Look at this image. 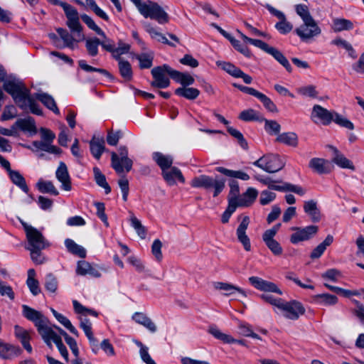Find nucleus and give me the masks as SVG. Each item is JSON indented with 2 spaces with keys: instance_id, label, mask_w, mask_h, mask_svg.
I'll list each match as a JSON object with an SVG mask.
<instances>
[{
  "instance_id": "nucleus-1",
  "label": "nucleus",
  "mask_w": 364,
  "mask_h": 364,
  "mask_svg": "<svg viewBox=\"0 0 364 364\" xmlns=\"http://www.w3.org/2000/svg\"><path fill=\"white\" fill-rule=\"evenodd\" d=\"M4 89L11 95L19 108L23 111H30L34 114L42 115L41 109L31 96L29 90L23 82L16 79L6 80Z\"/></svg>"
},
{
  "instance_id": "nucleus-2",
  "label": "nucleus",
  "mask_w": 364,
  "mask_h": 364,
  "mask_svg": "<svg viewBox=\"0 0 364 364\" xmlns=\"http://www.w3.org/2000/svg\"><path fill=\"white\" fill-rule=\"evenodd\" d=\"M193 188H203L206 190L213 188V197H217L225 188V180L223 178H213L207 175H200L195 177L191 182Z\"/></svg>"
},
{
  "instance_id": "nucleus-3",
  "label": "nucleus",
  "mask_w": 364,
  "mask_h": 364,
  "mask_svg": "<svg viewBox=\"0 0 364 364\" xmlns=\"http://www.w3.org/2000/svg\"><path fill=\"white\" fill-rule=\"evenodd\" d=\"M53 5L60 6L63 8L67 18L66 25L72 32H77L79 34L82 30L80 23V16L77 9L70 4L59 0H47Z\"/></svg>"
},
{
  "instance_id": "nucleus-4",
  "label": "nucleus",
  "mask_w": 364,
  "mask_h": 364,
  "mask_svg": "<svg viewBox=\"0 0 364 364\" xmlns=\"http://www.w3.org/2000/svg\"><path fill=\"white\" fill-rule=\"evenodd\" d=\"M21 224L24 228L28 240V246L26 247L27 250H44L49 247V242L38 230L25 222H21Z\"/></svg>"
},
{
  "instance_id": "nucleus-5",
  "label": "nucleus",
  "mask_w": 364,
  "mask_h": 364,
  "mask_svg": "<svg viewBox=\"0 0 364 364\" xmlns=\"http://www.w3.org/2000/svg\"><path fill=\"white\" fill-rule=\"evenodd\" d=\"M139 12L145 18L156 20L159 23L164 24L168 21V14L158 4L152 1L143 3L139 8Z\"/></svg>"
},
{
  "instance_id": "nucleus-6",
  "label": "nucleus",
  "mask_w": 364,
  "mask_h": 364,
  "mask_svg": "<svg viewBox=\"0 0 364 364\" xmlns=\"http://www.w3.org/2000/svg\"><path fill=\"white\" fill-rule=\"evenodd\" d=\"M171 72L172 68L168 65L154 68L151 70L154 80L151 82V85L159 89L168 87L170 85V80L166 74L171 77Z\"/></svg>"
},
{
  "instance_id": "nucleus-7",
  "label": "nucleus",
  "mask_w": 364,
  "mask_h": 364,
  "mask_svg": "<svg viewBox=\"0 0 364 364\" xmlns=\"http://www.w3.org/2000/svg\"><path fill=\"white\" fill-rule=\"evenodd\" d=\"M253 164L268 173H275L284 167V163L277 155L263 156L255 161Z\"/></svg>"
},
{
  "instance_id": "nucleus-8",
  "label": "nucleus",
  "mask_w": 364,
  "mask_h": 364,
  "mask_svg": "<svg viewBox=\"0 0 364 364\" xmlns=\"http://www.w3.org/2000/svg\"><path fill=\"white\" fill-rule=\"evenodd\" d=\"M22 309L23 316L34 323L38 332L49 326L48 319L41 312L27 305H23Z\"/></svg>"
},
{
  "instance_id": "nucleus-9",
  "label": "nucleus",
  "mask_w": 364,
  "mask_h": 364,
  "mask_svg": "<svg viewBox=\"0 0 364 364\" xmlns=\"http://www.w3.org/2000/svg\"><path fill=\"white\" fill-rule=\"evenodd\" d=\"M279 310L283 312L285 318L291 320H296L305 313L304 306L295 300L289 302L283 300Z\"/></svg>"
},
{
  "instance_id": "nucleus-10",
  "label": "nucleus",
  "mask_w": 364,
  "mask_h": 364,
  "mask_svg": "<svg viewBox=\"0 0 364 364\" xmlns=\"http://www.w3.org/2000/svg\"><path fill=\"white\" fill-rule=\"evenodd\" d=\"M291 230L294 231L290 236V242L296 245L299 242L309 240L316 235L318 228L316 225H309L304 228L294 227Z\"/></svg>"
},
{
  "instance_id": "nucleus-11",
  "label": "nucleus",
  "mask_w": 364,
  "mask_h": 364,
  "mask_svg": "<svg viewBox=\"0 0 364 364\" xmlns=\"http://www.w3.org/2000/svg\"><path fill=\"white\" fill-rule=\"evenodd\" d=\"M295 31L301 39L306 41L318 36L321 30L315 20L312 19L311 21H304Z\"/></svg>"
},
{
  "instance_id": "nucleus-12",
  "label": "nucleus",
  "mask_w": 364,
  "mask_h": 364,
  "mask_svg": "<svg viewBox=\"0 0 364 364\" xmlns=\"http://www.w3.org/2000/svg\"><path fill=\"white\" fill-rule=\"evenodd\" d=\"M78 319L80 320V327L82 329L85 336H87L92 351L97 354L100 350V346L97 339L93 335L92 331V323L89 319L82 317V316H79Z\"/></svg>"
},
{
  "instance_id": "nucleus-13",
  "label": "nucleus",
  "mask_w": 364,
  "mask_h": 364,
  "mask_svg": "<svg viewBox=\"0 0 364 364\" xmlns=\"http://www.w3.org/2000/svg\"><path fill=\"white\" fill-rule=\"evenodd\" d=\"M333 112L318 105H316L312 109L311 119L316 123L321 122L323 125H328L333 122Z\"/></svg>"
},
{
  "instance_id": "nucleus-14",
  "label": "nucleus",
  "mask_w": 364,
  "mask_h": 364,
  "mask_svg": "<svg viewBox=\"0 0 364 364\" xmlns=\"http://www.w3.org/2000/svg\"><path fill=\"white\" fill-rule=\"evenodd\" d=\"M249 282L255 288L260 291L275 292L280 295L282 294V291L274 283L264 280L258 277H250Z\"/></svg>"
},
{
  "instance_id": "nucleus-15",
  "label": "nucleus",
  "mask_w": 364,
  "mask_h": 364,
  "mask_svg": "<svg viewBox=\"0 0 364 364\" xmlns=\"http://www.w3.org/2000/svg\"><path fill=\"white\" fill-rule=\"evenodd\" d=\"M250 223V218L248 216L243 217L240 224L237 228L236 234L237 239L240 242L244 247V249L246 251H250L251 250V244L250 240L248 236L246 234V230L248 228Z\"/></svg>"
},
{
  "instance_id": "nucleus-16",
  "label": "nucleus",
  "mask_w": 364,
  "mask_h": 364,
  "mask_svg": "<svg viewBox=\"0 0 364 364\" xmlns=\"http://www.w3.org/2000/svg\"><path fill=\"white\" fill-rule=\"evenodd\" d=\"M161 175L164 181L169 186L176 185L177 181L181 183H185V178L183 177L181 171L176 166H171V168L163 171Z\"/></svg>"
},
{
  "instance_id": "nucleus-17",
  "label": "nucleus",
  "mask_w": 364,
  "mask_h": 364,
  "mask_svg": "<svg viewBox=\"0 0 364 364\" xmlns=\"http://www.w3.org/2000/svg\"><path fill=\"white\" fill-rule=\"evenodd\" d=\"M56 31L63 41V46L69 48L72 50H74L77 47L78 41L85 39V36L82 33V29L81 30L80 34L77 32H75L77 34V36L80 38L79 40L75 39L73 36L64 28H59Z\"/></svg>"
},
{
  "instance_id": "nucleus-18",
  "label": "nucleus",
  "mask_w": 364,
  "mask_h": 364,
  "mask_svg": "<svg viewBox=\"0 0 364 364\" xmlns=\"http://www.w3.org/2000/svg\"><path fill=\"white\" fill-rule=\"evenodd\" d=\"M55 176L59 182L61 183L62 188L65 191L71 190V179L68 173L67 166L65 163L60 162L55 171Z\"/></svg>"
},
{
  "instance_id": "nucleus-19",
  "label": "nucleus",
  "mask_w": 364,
  "mask_h": 364,
  "mask_svg": "<svg viewBox=\"0 0 364 364\" xmlns=\"http://www.w3.org/2000/svg\"><path fill=\"white\" fill-rule=\"evenodd\" d=\"M112 166L116 171L117 173H121L124 170L129 172L132 167V161L129 158H119V156L115 153H112Z\"/></svg>"
},
{
  "instance_id": "nucleus-20",
  "label": "nucleus",
  "mask_w": 364,
  "mask_h": 364,
  "mask_svg": "<svg viewBox=\"0 0 364 364\" xmlns=\"http://www.w3.org/2000/svg\"><path fill=\"white\" fill-rule=\"evenodd\" d=\"M76 273L80 276L90 275L96 278L101 276V274L96 267L85 260L79 261L77 262Z\"/></svg>"
},
{
  "instance_id": "nucleus-21",
  "label": "nucleus",
  "mask_w": 364,
  "mask_h": 364,
  "mask_svg": "<svg viewBox=\"0 0 364 364\" xmlns=\"http://www.w3.org/2000/svg\"><path fill=\"white\" fill-rule=\"evenodd\" d=\"M21 353L19 347L6 343L0 339V358L11 359L18 356Z\"/></svg>"
},
{
  "instance_id": "nucleus-22",
  "label": "nucleus",
  "mask_w": 364,
  "mask_h": 364,
  "mask_svg": "<svg viewBox=\"0 0 364 364\" xmlns=\"http://www.w3.org/2000/svg\"><path fill=\"white\" fill-rule=\"evenodd\" d=\"M208 332L215 338L220 340L225 343H237L245 346H247L245 341L235 339L230 335L223 333L215 326L210 327Z\"/></svg>"
},
{
  "instance_id": "nucleus-23",
  "label": "nucleus",
  "mask_w": 364,
  "mask_h": 364,
  "mask_svg": "<svg viewBox=\"0 0 364 364\" xmlns=\"http://www.w3.org/2000/svg\"><path fill=\"white\" fill-rule=\"evenodd\" d=\"M309 167L318 174L331 172V168L328 161L321 158H313L309 161Z\"/></svg>"
},
{
  "instance_id": "nucleus-24",
  "label": "nucleus",
  "mask_w": 364,
  "mask_h": 364,
  "mask_svg": "<svg viewBox=\"0 0 364 364\" xmlns=\"http://www.w3.org/2000/svg\"><path fill=\"white\" fill-rule=\"evenodd\" d=\"M333 151L332 161L341 168H347L355 171L353 163L341 154L336 148L331 147Z\"/></svg>"
},
{
  "instance_id": "nucleus-25",
  "label": "nucleus",
  "mask_w": 364,
  "mask_h": 364,
  "mask_svg": "<svg viewBox=\"0 0 364 364\" xmlns=\"http://www.w3.org/2000/svg\"><path fill=\"white\" fill-rule=\"evenodd\" d=\"M152 159L160 167L161 173L171 168L173 163V158L172 156L166 155L159 151H156L152 154Z\"/></svg>"
},
{
  "instance_id": "nucleus-26",
  "label": "nucleus",
  "mask_w": 364,
  "mask_h": 364,
  "mask_svg": "<svg viewBox=\"0 0 364 364\" xmlns=\"http://www.w3.org/2000/svg\"><path fill=\"white\" fill-rule=\"evenodd\" d=\"M304 210L309 215L313 223H317L321 220V213L317 207V203L314 200L304 202Z\"/></svg>"
},
{
  "instance_id": "nucleus-27",
  "label": "nucleus",
  "mask_w": 364,
  "mask_h": 364,
  "mask_svg": "<svg viewBox=\"0 0 364 364\" xmlns=\"http://www.w3.org/2000/svg\"><path fill=\"white\" fill-rule=\"evenodd\" d=\"M132 319L137 323L143 326L151 333H155L157 330L156 326L152 320L145 314L141 312H135L132 315Z\"/></svg>"
},
{
  "instance_id": "nucleus-28",
  "label": "nucleus",
  "mask_w": 364,
  "mask_h": 364,
  "mask_svg": "<svg viewBox=\"0 0 364 364\" xmlns=\"http://www.w3.org/2000/svg\"><path fill=\"white\" fill-rule=\"evenodd\" d=\"M14 333L16 337L20 340L24 348L28 352H32V347L29 343L31 339L30 332L19 326H15Z\"/></svg>"
},
{
  "instance_id": "nucleus-29",
  "label": "nucleus",
  "mask_w": 364,
  "mask_h": 364,
  "mask_svg": "<svg viewBox=\"0 0 364 364\" xmlns=\"http://www.w3.org/2000/svg\"><path fill=\"white\" fill-rule=\"evenodd\" d=\"M12 128L16 131L19 129L23 132H36L35 122L31 117L17 119Z\"/></svg>"
},
{
  "instance_id": "nucleus-30",
  "label": "nucleus",
  "mask_w": 364,
  "mask_h": 364,
  "mask_svg": "<svg viewBox=\"0 0 364 364\" xmlns=\"http://www.w3.org/2000/svg\"><path fill=\"white\" fill-rule=\"evenodd\" d=\"M36 98L41 101L48 109L53 111L55 114H60V111L57 107L55 101L51 95L44 92H39L36 94Z\"/></svg>"
},
{
  "instance_id": "nucleus-31",
  "label": "nucleus",
  "mask_w": 364,
  "mask_h": 364,
  "mask_svg": "<svg viewBox=\"0 0 364 364\" xmlns=\"http://www.w3.org/2000/svg\"><path fill=\"white\" fill-rule=\"evenodd\" d=\"M90 151L96 159H100L105 151V140L103 138L93 137L90 141Z\"/></svg>"
},
{
  "instance_id": "nucleus-32",
  "label": "nucleus",
  "mask_w": 364,
  "mask_h": 364,
  "mask_svg": "<svg viewBox=\"0 0 364 364\" xmlns=\"http://www.w3.org/2000/svg\"><path fill=\"white\" fill-rule=\"evenodd\" d=\"M258 195L255 188H249L239 199V207H248L252 204Z\"/></svg>"
},
{
  "instance_id": "nucleus-33",
  "label": "nucleus",
  "mask_w": 364,
  "mask_h": 364,
  "mask_svg": "<svg viewBox=\"0 0 364 364\" xmlns=\"http://www.w3.org/2000/svg\"><path fill=\"white\" fill-rule=\"evenodd\" d=\"M333 242V237L331 235H327L325 240L317 245L311 252L310 257L312 259H318L321 257L327 247L330 246Z\"/></svg>"
},
{
  "instance_id": "nucleus-34",
  "label": "nucleus",
  "mask_w": 364,
  "mask_h": 364,
  "mask_svg": "<svg viewBox=\"0 0 364 364\" xmlns=\"http://www.w3.org/2000/svg\"><path fill=\"white\" fill-rule=\"evenodd\" d=\"M313 301L321 306H333L337 304L338 298L330 294H321L313 296Z\"/></svg>"
},
{
  "instance_id": "nucleus-35",
  "label": "nucleus",
  "mask_w": 364,
  "mask_h": 364,
  "mask_svg": "<svg viewBox=\"0 0 364 364\" xmlns=\"http://www.w3.org/2000/svg\"><path fill=\"white\" fill-rule=\"evenodd\" d=\"M11 181L24 193H28L29 188L23 176L18 171L9 170L8 173Z\"/></svg>"
},
{
  "instance_id": "nucleus-36",
  "label": "nucleus",
  "mask_w": 364,
  "mask_h": 364,
  "mask_svg": "<svg viewBox=\"0 0 364 364\" xmlns=\"http://www.w3.org/2000/svg\"><path fill=\"white\" fill-rule=\"evenodd\" d=\"M171 77L184 87L193 85L195 81L194 78L188 73H181L173 69L171 73Z\"/></svg>"
},
{
  "instance_id": "nucleus-37",
  "label": "nucleus",
  "mask_w": 364,
  "mask_h": 364,
  "mask_svg": "<svg viewBox=\"0 0 364 364\" xmlns=\"http://www.w3.org/2000/svg\"><path fill=\"white\" fill-rule=\"evenodd\" d=\"M276 141L293 147L298 145V136L294 132H284L278 134Z\"/></svg>"
},
{
  "instance_id": "nucleus-38",
  "label": "nucleus",
  "mask_w": 364,
  "mask_h": 364,
  "mask_svg": "<svg viewBox=\"0 0 364 364\" xmlns=\"http://www.w3.org/2000/svg\"><path fill=\"white\" fill-rule=\"evenodd\" d=\"M36 187L42 193H49L53 196H58L59 194V191L50 181L39 179L36 183Z\"/></svg>"
},
{
  "instance_id": "nucleus-39",
  "label": "nucleus",
  "mask_w": 364,
  "mask_h": 364,
  "mask_svg": "<svg viewBox=\"0 0 364 364\" xmlns=\"http://www.w3.org/2000/svg\"><path fill=\"white\" fill-rule=\"evenodd\" d=\"M332 28L335 32L350 31L353 28V23L348 19L336 18L333 20Z\"/></svg>"
},
{
  "instance_id": "nucleus-40",
  "label": "nucleus",
  "mask_w": 364,
  "mask_h": 364,
  "mask_svg": "<svg viewBox=\"0 0 364 364\" xmlns=\"http://www.w3.org/2000/svg\"><path fill=\"white\" fill-rule=\"evenodd\" d=\"M54 317L65 328H66L71 333L75 336H79L77 330L73 326L70 321L62 314L57 312L55 309H51Z\"/></svg>"
},
{
  "instance_id": "nucleus-41",
  "label": "nucleus",
  "mask_w": 364,
  "mask_h": 364,
  "mask_svg": "<svg viewBox=\"0 0 364 364\" xmlns=\"http://www.w3.org/2000/svg\"><path fill=\"white\" fill-rule=\"evenodd\" d=\"M274 237L263 236L262 240L269 250L275 256H280L283 252L281 245L274 239Z\"/></svg>"
},
{
  "instance_id": "nucleus-42",
  "label": "nucleus",
  "mask_w": 364,
  "mask_h": 364,
  "mask_svg": "<svg viewBox=\"0 0 364 364\" xmlns=\"http://www.w3.org/2000/svg\"><path fill=\"white\" fill-rule=\"evenodd\" d=\"M65 245L67 250L72 254L77 255L81 258L86 257V250L82 246L77 245L71 239H66L65 240Z\"/></svg>"
},
{
  "instance_id": "nucleus-43",
  "label": "nucleus",
  "mask_w": 364,
  "mask_h": 364,
  "mask_svg": "<svg viewBox=\"0 0 364 364\" xmlns=\"http://www.w3.org/2000/svg\"><path fill=\"white\" fill-rule=\"evenodd\" d=\"M33 146L38 150L44 151L53 154H60L61 149L52 144L45 141H34Z\"/></svg>"
},
{
  "instance_id": "nucleus-44",
  "label": "nucleus",
  "mask_w": 364,
  "mask_h": 364,
  "mask_svg": "<svg viewBox=\"0 0 364 364\" xmlns=\"http://www.w3.org/2000/svg\"><path fill=\"white\" fill-rule=\"evenodd\" d=\"M175 93L180 96L183 97L186 99L193 100L196 99L199 95L200 91L194 87H178L175 90Z\"/></svg>"
},
{
  "instance_id": "nucleus-45",
  "label": "nucleus",
  "mask_w": 364,
  "mask_h": 364,
  "mask_svg": "<svg viewBox=\"0 0 364 364\" xmlns=\"http://www.w3.org/2000/svg\"><path fill=\"white\" fill-rule=\"evenodd\" d=\"M94 178L96 183L101 188L105 189L106 194H109L111 192V188L107 182L105 176L101 172L99 168H93Z\"/></svg>"
},
{
  "instance_id": "nucleus-46",
  "label": "nucleus",
  "mask_w": 364,
  "mask_h": 364,
  "mask_svg": "<svg viewBox=\"0 0 364 364\" xmlns=\"http://www.w3.org/2000/svg\"><path fill=\"white\" fill-rule=\"evenodd\" d=\"M38 333L50 348H53L52 341L55 343V336H60L50 326L38 331Z\"/></svg>"
},
{
  "instance_id": "nucleus-47",
  "label": "nucleus",
  "mask_w": 364,
  "mask_h": 364,
  "mask_svg": "<svg viewBox=\"0 0 364 364\" xmlns=\"http://www.w3.org/2000/svg\"><path fill=\"white\" fill-rule=\"evenodd\" d=\"M216 171L219 173L235 178H239L243 181H247L250 179V176L247 173L241 171H233L230 170L224 167H217Z\"/></svg>"
},
{
  "instance_id": "nucleus-48",
  "label": "nucleus",
  "mask_w": 364,
  "mask_h": 364,
  "mask_svg": "<svg viewBox=\"0 0 364 364\" xmlns=\"http://www.w3.org/2000/svg\"><path fill=\"white\" fill-rule=\"evenodd\" d=\"M117 60L120 75L124 80H130L132 78V70L130 63L121 58H119Z\"/></svg>"
},
{
  "instance_id": "nucleus-49",
  "label": "nucleus",
  "mask_w": 364,
  "mask_h": 364,
  "mask_svg": "<svg viewBox=\"0 0 364 364\" xmlns=\"http://www.w3.org/2000/svg\"><path fill=\"white\" fill-rule=\"evenodd\" d=\"M268 54L272 55L276 60H277L282 65H283L286 70L291 73L292 68L289 63L287 58L277 48L272 47Z\"/></svg>"
},
{
  "instance_id": "nucleus-50",
  "label": "nucleus",
  "mask_w": 364,
  "mask_h": 364,
  "mask_svg": "<svg viewBox=\"0 0 364 364\" xmlns=\"http://www.w3.org/2000/svg\"><path fill=\"white\" fill-rule=\"evenodd\" d=\"M85 41V48L89 55L95 57L98 54V47L100 40L96 37L84 39Z\"/></svg>"
},
{
  "instance_id": "nucleus-51",
  "label": "nucleus",
  "mask_w": 364,
  "mask_h": 364,
  "mask_svg": "<svg viewBox=\"0 0 364 364\" xmlns=\"http://www.w3.org/2000/svg\"><path fill=\"white\" fill-rule=\"evenodd\" d=\"M214 287L217 289L223 291L226 296L233 294L235 292H239L242 294H244V291L240 288L228 283L216 282L215 283Z\"/></svg>"
},
{
  "instance_id": "nucleus-52",
  "label": "nucleus",
  "mask_w": 364,
  "mask_h": 364,
  "mask_svg": "<svg viewBox=\"0 0 364 364\" xmlns=\"http://www.w3.org/2000/svg\"><path fill=\"white\" fill-rule=\"evenodd\" d=\"M74 311L76 314H79V316H82V317L86 318L87 315H91L95 317H97L98 313L93 309L86 308L82 306L80 302L77 300L73 301Z\"/></svg>"
},
{
  "instance_id": "nucleus-53",
  "label": "nucleus",
  "mask_w": 364,
  "mask_h": 364,
  "mask_svg": "<svg viewBox=\"0 0 364 364\" xmlns=\"http://www.w3.org/2000/svg\"><path fill=\"white\" fill-rule=\"evenodd\" d=\"M131 225L136 230L137 235L141 238L144 239L146 236V230L144 225H142L141 221L133 214L130 215Z\"/></svg>"
},
{
  "instance_id": "nucleus-54",
  "label": "nucleus",
  "mask_w": 364,
  "mask_h": 364,
  "mask_svg": "<svg viewBox=\"0 0 364 364\" xmlns=\"http://www.w3.org/2000/svg\"><path fill=\"white\" fill-rule=\"evenodd\" d=\"M139 61V67L141 69L149 68L152 66L154 53L152 52L139 54L136 56Z\"/></svg>"
},
{
  "instance_id": "nucleus-55",
  "label": "nucleus",
  "mask_w": 364,
  "mask_h": 364,
  "mask_svg": "<svg viewBox=\"0 0 364 364\" xmlns=\"http://www.w3.org/2000/svg\"><path fill=\"white\" fill-rule=\"evenodd\" d=\"M146 31L150 35L151 38L159 42L168 44V39L160 33L156 28L151 26L150 24L145 26Z\"/></svg>"
},
{
  "instance_id": "nucleus-56",
  "label": "nucleus",
  "mask_w": 364,
  "mask_h": 364,
  "mask_svg": "<svg viewBox=\"0 0 364 364\" xmlns=\"http://www.w3.org/2000/svg\"><path fill=\"white\" fill-rule=\"evenodd\" d=\"M296 92L299 95L304 97H309L316 98L318 96V91L316 87L313 85H309L302 86L296 89Z\"/></svg>"
},
{
  "instance_id": "nucleus-57",
  "label": "nucleus",
  "mask_w": 364,
  "mask_h": 364,
  "mask_svg": "<svg viewBox=\"0 0 364 364\" xmlns=\"http://www.w3.org/2000/svg\"><path fill=\"white\" fill-rule=\"evenodd\" d=\"M254 178L257 181L263 183L264 185L267 186L268 188L270 189H272L274 191H282V190L284 189L282 188V185H275L274 184L275 181H274L270 177H264V176H262L259 174H255L254 176Z\"/></svg>"
},
{
  "instance_id": "nucleus-58",
  "label": "nucleus",
  "mask_w": 364,
  "mask_h": 364,
  "mask_svg": "<svg viewBox=\"0 0 364 364\" xmlns=\"http://www.w3.org/2000/svg\"><path fill=\"white\" fill-rule=\"evenodd\" d=\"M227 130L232 136L237 140L238 144L243 149H247L248 144L244 138L242 134L239 130L232 127H228Z\"/></svg>"
},
{
  "instance_id": "nucleus-59",
  "label": "nucleus",
  "mask_w": 364,
  "mask_h": 364,
  "mask_svg": "<svg viewBox=\"0 0 364 364\" xmlns=\"http://www.w3.org/2000/svg\"><path fill=\"white\" fill-rule=\"evenodd\" d=\"M81 19L83 22L97 34L100 36H105V32L95 23L93 19L87 14H82L80 16Z\"/></svg>"
},
{
  "instance_id": "nucleus-60",
  "label": "nucleus",
  "mask_w": 364,
  "mask_h": 364,
  "mask_svg": "<svg viewBox=\"0 0 364 364\" xmlns=\"http://www.w3.org/2000/svg\"><path fill=\"white\" fill-rule=\"evenodd\" d=\"M264 106V107L272 112H277V107L270 98L264 94L258 92L256 97Z\"/></svg>"
},
{
  "instance_id": "nucleus-61",
  "label": "nucleus",
  "mask_w": 364,
  "mask_h": 364,
  "mask_svg": "<svg viewBox=\"0 0 364 364\" xmlns=\"http://www.w3.org/2000/svg\"><path fill=\"white\" fill-rule=\"evenodd\" d=\"M217 65L220 68H221L223 70H225L228 74H230V75H232L235 77H236V76L237 75L238 73L240 70V69L239 68L236 67L233 64L228 63V62L218 61V62H217Z\"/></svg>"
},
{
  "instance_id": "nucleus-62",
  "label": "nucleus",
  "mask_w": 364,
  "mask_h": 364,
  "mask_svg": "<svg viewBox=\"0 0 364 364\" xmlns=\"http://www.w3.org/2000/svg\"><path fill=\"white\" fill-rule=\"evenodd\" d=\"M333 122H334L339 126L345 127L350 130H353L354 129V125L350 121H349L348 119L343 117V116L340 115L339 114L335 112H333Z\"/></svg>"
},
{
  "instance_id": "nucleus-63",
  "label": "nucleus",
  "mask_w": 364,
  "mask_h": 364,
  "mask_svg": "<svg viewBox=\"0 0 364 364\" xmlns=\"http://www.w3.org/2000/svg\"><path fill=\"white\" fill-rule=\"evenodd\" d=\"M341 272L335 268L327 269L325 272L321 274V277L323 279L331 281V282H337L340 277H341Z\"/></svg>"
},
{
  "instance_id": "nucleus-64",
  "label": "nucleus",
  "mask_w": 364,
  "mask_h": 364,
  "mask_svg": "<svg viewBox=\"0 0 364 364\" xmlns=\"http://www.w3.org/2000/svg\"><path fill=\"white\" fill-rule=\"evenodd\" d=\"M296 12L301 18L303 22L311 21V20L314 19L309 13L307 6L304 4L296 5Z\"/></svg>"
}]
</instances>
